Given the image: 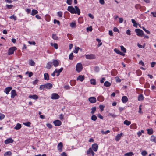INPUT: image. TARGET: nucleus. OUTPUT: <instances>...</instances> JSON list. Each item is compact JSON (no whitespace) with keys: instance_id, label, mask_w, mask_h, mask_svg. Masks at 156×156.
<instances>
[{"instance_id":"1","label":"nucleus","mask_w":156,"mask_h":156,"mask_svg":"<svg viewBox=\"0 0 156 156\" xmlns=\"http://www.w3.org/2000/svg\"><path fill=\"white\" fill-rule=\"evenodd\" d=\"M67 10L72 14H77L79 15L80 13V10L77 6H75V8L72 6H69Z\"/></svg>"},{"instance_id":"2","label":"nucleus","mask_w":156,"mask_h":156,"mask_svg":"<svg viewBox=\"0 0 156 156\" xmlns=\"http://www.w3.org/2000/svg\"><path fill=\"white\" fill-rule=\"evenodd\" d=\"M52 87V85L51 83H48L40 85L39 87V89L41 90H44L45 89H51Z\"/></svg>"},{"instance_id":"3","label":"nucleus","mask_w":156,"mask_h":156,"mask_svg":"<svg viewBox=\"0 0 156 156\" xmlns=\"http://www.w3.org/2000/svg\"><path fill=\"white\" fill-rule=\"evenodd\" d=\"M135 31L137 35L139 36H142L144 34V32L140 29H136Z\"/></svg>"},{"instance_id":"4","label":"nucleus","mask_w":156,"mask_h":156,"mask_svg":"<svg viewBox=\"0 0 156 156\" xmlns=\"http://www.w3.org/2000/svg\"><path fill=\"white\" fill-rule=\"evenodd\" d=\"M17 48L15 47H11L9 48L8 51V55H10L13 54L14 51L16 50Z\"/></svg>"},{"instance_id":"5","label":"nucleus","mask_w":156,"mask_h":156,"mask_svg":"<svg viewBox=\"0 0 156 156\" xmlns=\"http://www.w3.org/2000/svg\"><path fill=\"white\" fill-rule=\"evenodd\" d=\"M63 69H59L58 70H57L56 69L52 73L51 75L54 76L55 75V73H57L56 76H58L59 75L60 73H61L63 70Z\"/></svg>"},{"instance_id":"6","label":"nucleus","mask_w":156,"mask_h":156,"mask_svg":"<svg viewBox=\"0 0 156 156\" xmlns=\"http://www.w3.org/2000/svg\"><path fill=\"white\" fill-rule=\"evenodd\" d=\"M60 96L57 93H54L51 94V98L52 99H57L59 98Z\"/></svg>"},{"instance_id":"7","label":"nucleus","mask_w":156,"mask_h":156,"mask_svg":"<svg viewBox=\"0 0 156 156\" xmlns=\"http://www.w3.org/2000/svg\"><path fill=\"white\" fill-rule=\"evenodd\" d=\"M63 144L62 142L59 143L57 145V149L58 151L60 152H61L62 151V147H63Z\"/></svg>"},{"instance_id":"8","label":"nucleus","mask_w":156,"mask_h":156,"mask_svg":"<svg viewBox=\"0 0 156 156\" xmlns=\"http://www.w3.org/2000/svg\"><path fill=\"white\" fill-rule=\"evenodd\" d=\"M98 145L96 143H95L92 145V148L93 150L95 152H96L98 151Z\"/></svg>"},{"instance_id":"9","label":"nucleus","mask_w":156,"mask_h":156,"mask_svg":"<svg viewBox=\"0 0 156 156\" xmlns=\"http://www.w3.org/2000/svg\"><path fill=\"white\" fill-rule=\"evenodd\" d=\"M88 100L89 102L92 103H95L96 102L97 100L95 97H91L88 98Z\"/></svg>"},{"instance_id":"10","label":"nucleus","mask_w":156,"mask_h":156,"mask_svg":"<svg viewBox=\"0 0 156 156\" xmlns=\"http://www.w3.org/2000/svg\"><path fill=\"white\" fill-rule=\"evenodd\" d=\"M86 57L87 59H91L95 58V56L94 55L91 54L86 55Z\"/></svg>"},{"instance_id":"11","label":"nucleus","mask_w":156,"mask_h":156,"mask_svg":"<svg viewBox=\"0 0 156 156\" xmlns=\"http://www.w3.org/2000/svg\"><path fill=\"white\" fill-rule=\"evenodd\" d=\"M90 154H91L92 156H94L95 155V153L90 147L87 151V155H89Z\"/></svg>"},{"instance_id":"12","label":"nucleus","mask_w":156,"mask_h":156,"mask_svg":"<svg viewBox=\"0 0 156 156\" xmlns=\"http://www.w3.org/2000/svg\"><path fill=\"white\" fill-rule=\"evenodd\" d=\"M53 123L56 126H59L61 125V122L58 120H56L53 122Z\"/></svg>"},{"instance_id":"13","label":"nucleus","mask_w":156,"mask_h":156,"mask_svg":"<svg viewBox=\"0 0 156 156\" xmlns=\"http://www.w3.org/2000/svg\"><path fill=\"white\" fill-rule=\"evenodd\" d=\"M11 98H14L15 96L17 95L16 93L15 90H11Z\"/></svg>"},{"instance_id":"14","label":"nucleus","mask_w":156,"mask_h":156,"mask_svg":"<svg viewBox=\"0 0 156 156\" xmlns=\"http://www.w3.org/2000/svg\"><path fill=\"white\" fill-rule=\"evenodd\" d=\"M84 79V75H80L78 76L76 79L77 80H80L81 82H82Z\"/></svg>"},{"instance_id":"15","label":"nucleus","mask_w":156,"mask_h":156,"mask_svg":"<svg viewBox=\"0 0 156 156\" xmlns=\"http://www.w3.org/2000/svg\"><path fill=\"white\" fill-rule=\"evenodd\" d=\"M13 140L11 138H9L6 139L4 142L6 144H7L10 143H12L13 142Z\"/></svg>"},{"instance_id":"16","label":"nucleus","mask_w":156,"mask_h":156,"mask_svg":"<svg viewBox=\"0 0 156 156\" xmlns=\"http://www.w3.org/2000/svg\"><path fill=\"white\" fill-rule=\"evenodd\" d=\"M12 87H7L5 89L4 92L7 94H8L10 91L12 89Z\"/></svg>"},{"instance_id":"17","label":"nucleus","mask_w":156,"mask_h":156,"mask_svg":"<svg viewBox=\"0 0 156 156\" xmlns=\"http://www.w3.org/2000/svg\"><path fill=\"white\" fill-rule=\"evenodd\" d=\"M29 97L30 98H31L35 100H37L38 98V96L35 94L33 95H30L29 96Z\"/></svg>"},{"instance_id":"18","label":"nucleus","mask_w":156,"mask_h":156,"mask_svg":"<svg viewBox=\"0 0 156 156\" xmlns=\"http://www.w3.org/2000/svg\"><path fill=\"white\" fill-rule=\"evenodd\" d=\"M128 99L127 97L126 96H123L122 97V102L124 103H126L128 101Z\"/></svg>"},{"instance_id":"19","label":"nucleus","mask_w":156,"mask_h":156,"mask_svg":"<svg viewBox=\"0 0 156 156\" xmlns=\"http://www.w3.org/2000/svg\"><path fill=\"white\" fill-rule=\"evenodd\" d=\"M135 7L137 10L140 9V10H142V8L144 7L141 6L139 4H136L135 5Z\"/></svg>"},{"instance_id":"20","label":"nucleus","mask_w":156,"mask_h":156,"mask_svg":"<svg viewBox=\"0 0 156 156\" xmlns=\"http://www.w3.org/2000/svg\"><path fill=\"white\" fill-rule=\"evenodd\" d=\"M53 65L55 67H57L59 65V62L58 61L56 60H53L52 62Z\"/></svg>"},{"instance_id":"21","label":"nucleus","mask_w":156,"mask_h":156,"mask_svg":"<svg viewBox=\"0 0 156 156\" xmlns=\"http://www.w3.org/2000/svg\"><path fill=\"white\" fill-rule=\"evenodd\" d=\"M111 74L112 76H115L117 74V72L115 69H114L112 70Z\"/></svg>"},{"instance_id":"22","label":"nucleus","mask_w":156,"mask_h":156,"mask_svg":"<svg viewBox=\"0 0 156 156\" xmlns=\"http://www.w3.org/2000/svg\"><path fill=\"white\" fill-rule=\"evenodd\" d=\"M150 140L151 141L156 143V136H155L154 135H152Z\"/></svg>"},{"instance_id":"23","label":"nucleus","mask_w":156,"mask_h":156,"mask_svg":"<svg viewBox=\"0 0 156 156\" xmlns=\"http://www.w3.org/2000/svg\"><path fill=\"white\" fill-rule=\"evenodd\" d=\"M97 99L98 101L101 102L104 101V98L102 96H100L98 97Z\"/></svg>"},{"instance_id":"24","label":"nucleus","mask_w":156,"mask_h":156,"mask_svg":"<svg viewBox=\"0 0 156 156\" xmlns=\"http://www.w3.org/2000/svg\"><path fill=\"white\" fill-rule=\"evenodd\" d=\"M130 127L132 129H134L137 128V126L136 124L133 123L130 125Z\"/></svg>"},{"instance_id":"25","label":"nucleus","mask_w":156,"mask_h":156,"mask_svg":"<svg viewBox=\"0 0 156 156\" xmlns=\"http://www.w3.org/2000/svg\"><path fill=\"white\" fill-rule=\"evenodd\" d=\"M122 135V133H121L120 134H118L117 136L115 137V140L117 141H119L120 138L121 137Z\"/></svg>"},{"instance_id":"26","label":"nucleus","mask_w":156,"mask_h":156,"mask_svg":"<svg viewBox=\"0 0 156 156\" xmlns=\"http://www.w3.org/2000/svg\"><path fill=\"white\" fill-rule=\"evenodd\" d=\"M21 127V125L20 123L17 124L16 126L14 127V128L16 130L20 129Z\"/></svg>"},{"instance_id":"27","label":"nucleus","mask_w":156,"mask_h":156,"mask_svg":"<svg viewBox=\"0 0 156 156\" xmlns=\"http://www.w3.org/2000/svg\"><path fill=\"white\" fill-rule=\"evenodd\" d=\"M144 97L142 94H140L138 98V100L139 101H142L144 99Z\"/></svg>"},{"instance_id":"28","label":"nucleus","mask_w":156,"mask_h":156,"mask_svg":"<svg viewBox=\"0 0 156 156\" xmlns=\"http://www.w3.org/2000/svg\"><path fill=\"white\" fill-rule=\"evenodd\" d=\"M70 27L72 28L76 27V25L75 21H73L70 23Z\"/></svg>"},{"instance_id":"29","label":"nucleus","mask_w":156,"mask_h":156,"mask_svg":"<svg viewBox=\"0 0 156 156\" xmlns=\"http://www.w3.org/2000/svg\"><path fill=\"white\" fill-rule=\"evenodd\" d=\"M78 21L79 23H82L83 22V17H79L78 19Z\"/></svg>"},{"instance_id":"30","label":"nucleus","mask_w":156,"mask_h":156,"mask_svg":"<svg viewBox=\"0 0 156 156\" xmlns=\"http://www.w3.org/2000/svg\"><path fill=\"white\" fill-rule=\"evenodd\" d=\"M123 123L127 126H129L131 124V122L126 120L124 121Z\"/></svg>"},{"instance_id":"31","label":"nucleus","mask_w":156,"mask_h":156,"mask_svg":"<svg viewBox=\"0 0 156 156\" xmlns=\"http://www.w3.org/2000/svg\"><path fill=\"white\" fill-rule=\"evenodd\" d=\"M38 13V11L35 9H33L32 11L31 15L32 16H34V15L37 14Z\"/></svg>"},{"instance_id":"32","label":"nucleus","mask_w":156,"mask_h":156,"mask_svg":"<svg viewBox=\"0 0 156 156\" xmlns=\"http://www.w3.org/2000/svg\"><path fill=\"white\" fill-rule=\"evenodd\" d=\"M147 130V134L149 135H151L153 133V131L152 128L148 129Z\"/></svg>"},{"instance_id":"33","label":"nucleus","mask_w":156,"mask_h":156,"mask_svg":"<svg viewBox=\"0 0 156 156\" xmlns=\"http://www.w3.org/2000/svg\"><path fill=\"white\" fill-rule=\"evenodd\" d=\"M44 80H48L49 79V75L47 73H45L44 74Z\"/></svg>"},{"instance_id":"34","label":"nucleus","mask_w":156,"mask_h":156,"mask_svg":"<svg viewBox=\"0 0 156 156\" xmlns=\"http://www.w3.org/2000/svg\"><path fill=\"white\" fill-rule=\"evenodd\" d=\"M51 46L54 47V48L56 49H57L58 48V44L57 43H51Z\"/></svg>"},{"instance_id":"35","label":"nucleus","mask_w":156,"mask_h":156,"mask_svg":"<svg viewBox=\"0 0 156 156\" xmlns=\"http://www.w3.org/2000/svg\"><path fill=\"white\" fill-rule=\"evenodd\" d=\"M134 155L133 153L132 152L127 153L124 154L125 156H132Z\"/></svg>"},{"instance_id":"36","label":"nucleus","mask_w":156,"mask_h":156,"mask_svg":"<svg viewBox=\"0 0 156 156\" xmlns=\"http://www.w3.org/2000/svg\"><path fill=\"white\" fill-rule=\"evenodd\" d=\"M76 68H83L82 64L80 63H78L76 66Z\"/></svg>"},{"instance_id":"37","label":"nucleus","mask_w":156,"mask_h":156,"mask_svg":"<svg viewBox=\"0 0 156 156\" xmlns=\"http://www.w3.org/2000/svg\"><path fill=\"white\" fill-rule=\"evenodd\" d=\"M131 22L133 24V26L136 27H137V23L134 19L131 20Z\"/></svg>"},{"instance_id":"38","label":"nucleus","mask_w":156,"mask_h":156,"mask_svg":"<svg viewBox=\"0 0 156 156\" xmlns=\"http://www.w3.org/2000/svg\"><path fill=\"white\" fill-rule=\"evenodd\" d=\"M108 116H110L113 118H115L117 117V115H116L110 113H109Z\"/></svg>"},{"instance_id":"39","label":"nucleus","mask_w":156,"mask_h":156,"mask_svg":"<svg viewBox=\"0 0 156 156\" xmlns=\"http://www.w3.org/2000/svg\"><path fill=\"white\" fill-rule=\"evenodd\" d=\"M96 107H92L91 109V111L90 112L92 114H93L96 111Z\"/></svg>"},{"instance_id":"40","label":"nucleus","mask_w":156,"mask_h":156,"mask_svg":"<svg viewBox=\"0 0 156 156\" xmlns=\"http://www.w3.org/2000/svg\"><path fill=\"white\" fill-rule=\"evenodd\" d=\"M90 83L93 85H95L96 84V82L95 80L94 79H92L90 80Z\"/></svg>"},{"instance_id":"41","label":"nucleus","mask_w":156,"mask_h":156,"mask_svg":"<svg viewBox=\"0 0 156 156\" xmlns=\"http://www.w3.org/2000/svg\"><path fill=\"white\" fill-rule=\"evenodd\" d=\"M104 85L106 87H109L111 85V83L108 81L105 82Z\"/></svg>"},{"instance_id":"42","label":"nucleus","mask_w":156,"mask_h":156,"mask_svg":"<svg viewBox=\"0 0 156 156\" xmlns=\"http://www.w3.org/2000/svg\"><path fill=\"white\" fill-rule=\"evenodd\" d=\"M136 73L137 75L138 76H140L142 74V72L140 69L136 70Z\"/></svg>"},{"instance_id":"43","label":"nucleus","mask_w":156,"mask_h":156,"mask_svg":"<svg viewBox=\"0 0 156 156\" xmlns=\"http://www.w3.org/2000/svg\"><path fill=\"white\" fill-rule=\"evenodd\" d=\"M97 117L94 115H93L91 117V119L94 121H95L97 120Z\"/></svg>"},{"instance_id":"44","label":"nucleus","mask_w":156,"mask_h":156,"mask_svg":"<svg viewBox=\"0 0 156 156\" xmlns=\"http://www.w3.org/2000/svg\"><path fill=\"white\" fill-rule=\"evenodd\" d=\"M23 124L27 126L30 127L31 123L30 122H27L23 123Z\"/></svg>"},{"instance_id":"45","label":"nucleus","mask_w":156,"mask_h":156,"mask_svg":"<svg viewBox=\"0 0 156 156\" xmlns=\"http://www.w3.org/2000/svg\"><path fill=\"white\" fill-rule=\"evenodd\" d=\"M121 50L123 52L125 53L126 52V49L123 46H120Z\"/></svg>"},{"instance_id":"46","label":"nucleus","mask_w":156,"mask_h":156,"mask_svg":"<svg viewBox=\"0 0 156 156\" xmlns=\"http://www.w3.org/2000/svg\"><path fill=\"white\" fill-rule=\"evenodd\" d=\"M74 55L73 53H71L69 55V58L70 60H72L73 59Z\"/></svg>"},{"instance_id":"47","label":"nucleus","mask_w":156,"mask_h":156,"mask_svg":"<svg viewBox=\"0 0 156 156\" xmlns=\"http://www.w3.org/2000/svg\"><path fill=\"white\" fill-rule=\"evenodd\" d=\"M26 74H28V76L29 77H31L33 76V73L31 72H29L28 71L26 72Z\"/></svg>"},{"instance_id":"48","label":"nucleus","mask_w":156,"mask_h":156,"mask_svg":"<svg viewBox=\"0 0 156 156\" xmlns=\"http://www.w3.org/2000/svg\"><path fill=\"white\" fill-rule=\"evenodd\" d=\"M11 154V153L10 151H7L5 153L4 156H9Z\"/></svg>"},{"instance_id":"49","label":"nucleus","mask_w":156,"mask_h":156,"mask_svg":"<svg viewBox=\"0 0 156 156\" xmlns=\"http://www.w3.org/2000/svg\"><path fill=\"white\" fill-rule=\"evenodd\" d=\"M52 38L55 40H57L58 38L57 36L56 35V34H52Z\"/></svg>"},{"instance_id":"50","label":"nucleus","mask_w":156,"mask_h":156,"mask_svg":"<svg viewBox=\"0 0 156 156\" xmlns=\"http://www.w3.org/2000/svg\"><path fill=\"white\" fill-rule=\"evenodd\" d=\"M141 154L142 156H145L147 154V153L146 151L144 150L141 152Z\"/></svg>"},{"instance_id":"51","label":"nucleus","mask_w":156,"mask_h":156,"mask_svg":"<svg viewBox=\"0 0 156 156\" xmlns=\"http://www.w3.org/2000/svg\"><path fill=\"white\" fill-rule=\"evenodd\" d=\"M67 36L68 38L70 40H72L73 39V37L72 36V34H67Z\"/></svg>"},{"instance_id":"52","label":"nucleus","mask_w":156,"mask_h":156,"mask_svg":"<svg viewBox=\"0 0 156 156\" xmlns=\"http://www.w3.org/2000/svg\"><path fill=\"white\" fill-rule=\"evenodd\" d=\"M9 18L11 19H12L14 20H17V17L16 16H14V15H12Z\"/></svg>"},{"instance_id":"53","label":"nucleus","mask_w":156,"mask_h":156,"mask_svg":"<svg viewBox=\"0 0 156 156\" xmlns=\"http://www.w3.org/2000/svg\"><path fill=\"white\" fill-rule=\"evenodd\" d=\"M87 32L91 31L92 30V28L91 26H90L87 28Z\"/></svg>"},{"instance_id":"54","label":"nucleus","mask_w":156,"mask_h":156,"mask_svg":"<svg viewBox=\"0 0 156 156\" xmlns=\"http://www.w3.org/2000/svg\"><path fill=\"white\" fill-rule=\"evenodd\" d=\"M144 133V131L142 130L140 131H139L137 133V134L138 135L139 137H140L142 134V133Z\"/></svg>"},{"instance_id":"55","label":"nucleus","mask_w":156,"mask_h":156,"mask_svg":"<svg viewBox=\"0 0 156 156\" xmlns=\"http://www.w3.org/2000/svg\"><path fill=\"white\" fill-rule=\"evenodd\" d=\"M5 115L4 114L0 113V120H2L4 118Z\"/></svg>"},{"instance_id":"56","label":"nucleus","mask_w":156,"mask_h":156,"mask_svg":"<svg viewBox=\"0 0 156 156\" xmlns=\"http://www.w3.org/2000/svg\"><path fill=\"white\" fill-rule=\"evenodd\" d=\"M101 132L102 134H106L109 133L110 132V131L109 130H107L106 131H104L103 130H101Z\"/></svg>"},{"instance_id":"57","label":"nucleus","mask_w":156,"mask_h":156,"mask_svg":"<svg viewBox=\"0 0 156 156\" xmlns=\"http://www.w3.org/2000/svg\"><path fill=\"white\" fill-rule=\"evenodd\" d=\"M80 48L79 47H77V48H76L75 50L73 51V52L75 53H77L78 52V51L79 49Z\"/></svg>"},{"instance_id":"58","label":"nucleus","mask_w":156,"mask_h":156,"mask_svg":"<svg viewBox=\"0 0 156 156\" xmlns=\"http://www.w3.org/2000/svg\"><path fill=\"white\" fill-rule=\"evenodd\" d=\"M54 24L57 23L58 25H60V24L59 21L56 20H54Z\"/></svg>"},{"instance_id":"59","label":"nucleus","mask_w":156,"mask_h":156,"mask_svg":"<svg viewBox=\"0 0 156 156\" xmlns=\"http://www.w3.org/2000/svg\"><path fill=\"white\" fill-rule=\"evenodd\" d=\"M62 12L61 11L58 12L57 13V15L59 17H62Z\"/></svg>"},{"instance_id":"60","label":"nucleus","mask_w":156,"mask_h":156,"mask_svg":"<svg viewBox=\"0 0 156 156\" xmlns=\"http://www.w3.org/2000/svg\"><path fill=\"white\" fill-rule=\"evenodd\" d=\"M35 64V63L32 60H31L29 62V64L31 66L34 65Z\"/></svg>"},{"instance_id":"61","label":"nucleus","mask_w":156,"mask_h":156,"mask_svg":"<svg viewBox=\"0 0 156 156\" xmlns=\"http://www.w3.org/2000/svg\"><path fill=\"white\" fill-rule=\"evenodd\" d=\"M150 85L149 83H146L144 84V87L145 88H148L150 87Z\"/></svg>"},{"instance_id":"62","label":"nucleus","mask_w":156,"mask_h":156,"mask_svg":"<svg viewBox=\"0 0 156 156\" xmlns=\"http://www.w3.org/2000/svg\"><path fill=\"white\" fill-rule=\"evenodd\" d=\"M66 3L69 5H71L72 3V0H67Z\"/></svg>"},{"instance_id":"63","label":"nucleus","mask_w":156,"mask_h":156,"mask_svg":"<svg viewBox=\"0 0 156 156\" xmlns=\"http://www.w3.org/2000/svg\"><path fill=\"white\" fill-rule=\"evenodd\" d=\"M59 118L61 120H63L64 119V115L62 114H61L59 116Z\"/></svg>"},{"instance_id":"64","label":"nucleus","mask_w":156,"mask_h":156,"mask_svg":"<svg viewBox=\"0 0 156 156\" xmlns=\"http://www.w3.org/2000/svg\"><path fill=\"white\" fill-rule=\"evenodd\" d=\"M46 126L47 127H48L49 129H51L52 127V125L51 124H50V123L47 124Z\"/></svg>"}]
</instances>
